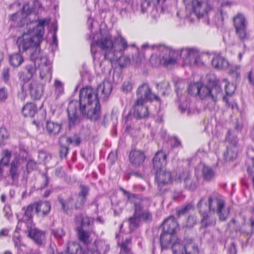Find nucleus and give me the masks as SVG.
<instances>
[{
	"instance_id": "nucleus-15",
	"label": "nucleus",
	"mask_w": 254,
	"mask_h": 254,
	"mask_svg": "<svg viewBox=\"0 0 254 254\" xmlns=\"http://www.w3.org/2000/svg\"><path fill=\"white\" fill-rule=\"evenodd\" d=\"M145 102L136 100L133 105V116L141 119L148 117L149 112L148 107L145 105Z\"/></svg>"
},
{
	"instance_id": "nucleus-62",
	"label": "nucleus",
	"mask_w": 254,
	"mask_h": 254,
	"mask_svg": "<svg viewBox=\"0 0 254 254\" xmlns=\"http://www.w3.org/2000/svg\"><path fill=\"white\" fill-rule=\"evenodd\" d=\"M225 84V90L226 94L227 96H231L234 93L235 90V86L232 84H227L226 82Z\"/></svg>"
},
{
	"instance_id": "nucleus-35",
	"label": "nucleus",
	"mask_w": 254,
	"mask_h": 254,
	"mask_svg": "<svg viewBox=\"0 0 254 254\" xmlns=\"http://www.w3.org/2000/svg\"><path fill=\"white\" fill-rule=\"evenodd\" d=\"M185 245V254H198L197 246L194 243L193 240L190 239L187 240Z\"/></svg>"
},
{
	"instance_id": "nucleus-37",
	"label": "nucleus",
	"mask_w": 254,
	"mask_h": 254,
	"mask_svg": "<svg viewBox=\"0 0 254 254\" xmlns=\"http://www.w3.org/2000/svg\"><path fill=\"white\" fill-rule=\"evenodd\" d=\"M123 54H115L114 59H109L110 61H118L119 64L121 67H125L130 64V59L127 56L123 55Z\"/></svg>"
},
{
	"instance_id": "nucleus-23",
	"label": "nucleus",
	"mask_w": 254,
	"mask_h": 254,
	"mask_svg": "<svg viewBox=\"0 0 254 254\" xmlns=\"http://www.w3.org/2000/svg\"><path fill=\"white\" fill-rule=\"evenodd\" d=\"M211 64L214 68L218 69H226L231 66L228 61L219 55L214 56L211 60Z\"/></svg>"
},
{
	"instance_id": "nucleus-50",
	"label": "nucleus",
	"mask_w": 254,
	"mask_h": 254,
	"mask_svg": "<svg viewBox=\"0 0 254 254\" xmlns=\"http://www.w3.org/2000/svg\"><path fill=\"white\" fill-rule=\"evenodd\" d=\"M230 67L229 70L230 75L235 79L236 81H239L240 79V73L239 70L240 69V65H235L229 66Z\"/></svg>"
},
{
	"instance_id": "nucleus-42",
	"label": "nucleus",
	"mask_w": 254,
	"mask_h": 254,
	"mask_svg": "<svg viewBox=\"0 0 254 254\" xmlns=\"http://www.w3.org/2000/svg\"><path fill=\"white\" fill-rule=\"evenodd\" d=\"M184 185L185 188L189 190L193 191L197 188L198 182L197 180L188 176L184 180Z\"/></svg>"
},
{
	"instance_id": "nucleus-3",
	"label": "nucleus",
	"mask_w": 254,
	"mask_h": 254,
	"mask_svg": "<svg viewBox=\"0 0 254 254\" xmlns=\"http://www.w3.org/2000/svg\"><path fill=\"white\" fill-rule=\"evenodd\" d=\"M49 22V20L46 19H41L32 31L28 30L27 32H24L21 37L18 38L16 44L20 53L27 52L31 60L35 59V57L40 54L39 45L43 40L44 25Z\"/></svg>"
},
{
	"instance_id": "nucleus-20",
	"label": "nucleus",
	"mask_w": 254,
	"mask_h": 254,
	"mask_svg": "<svg viewBox=\"0 0 254 254\" xmlns=\"http://www.w3.org/2000/svg\"><path fill=\"white\" fill-rule=\"evenodd\" d=\"M33 204L35 213L39 215H47L51 209V204L49 201H39Z\"/></svg>"
},
{
	"instance_id": "nucleus-48",
	"label": "nucleus",
	"mask_w": 254,
	"mask_h": 254,
	"mask_svg": "<svg viewBox=\"0 0 254 254\" xmlns=\"http://www.w3.org/2000/svg\"><path fill=\"white\" fill-rule=\"evenodd\" d=\"M171 246L173 254H185V245L180 242H175Z\"/></svg>"
},
{
	"instance_id": "nucleus-46",
	"label": "nucleus",
	"mask_w": 254,
	"mask_h": 254,
	"mask_svg": "<svg viewBox=\"0 0 254 254\" xmlns=\"http://www.w3.org/2000/svg\"><path fill=\"white\" fill-rule=\"evenodd\" d=\"M197 222L198 220L195 215H190L183 224V226L188 229H191L197 224Z\"/></svg>"
},
{
	"instance_id": "nucleus-29",
	"label": "nucleus",
	"mask_w": 254,
	"mask_h": 254,
	"mask_svg": "<svg viewBox=\"0 0 254 254\" xmlns=\"http://www.w3.org/2000/svg\"><path fill=\"white\" fill-rule=\"evenodd\" d=\"M37 108L36 105L32 103H27L23 107L22 109V113L25 117H34Z\"/></svg>"
},
{
	"instance_id": "nucleus-11",
	"label": "nucleus",
	"mask_w": 254,
	"mask_h": 254,
	"mask_svg": "<svg viewBox=\"0 0 254 254\" xmlns=\"http://www.w3.org/2000/svg\"><path fill=\"white\" fill-rule=\"evenodd\" d=\"M59 201L63 210L67 214L71 210L82 209L85 204L80 199L77 197L74 198L72 195L69 196L66 199L60 198Z\"/></svg>"
},
{
	"instance_id": "nucleus-13",
	"label": "nucleus",
	"mask_w": 254,
	"mask_h": 254,
	"mask_svg": "<svg viewBox=\"0 0 254 254\" xmlns=\"http://www.w3.org/2000/svg\"><path fill=\"white\" fill-rule=\"evenodd\" d=\"M45 82H40L37 80H32L28 84V90L31 98L33 99L39 100L41 98L43 93L44 86Z\"/></svg>"
},
{
	"instance_id": "nucleus-5",
	"label": "nucleus",
	"mask_w": 254,
	"mask_h": 254,
	"mask_svg": "<svg viewBox=\"0 0 254 254\" xmlns=\"http://www.w3.org/2000/svg\"><path fill=\"white\" fill-rule=\"evenodd\" d=\"M186 5L187 15H195L198 18L207 16L211 11L207 3L199 0H184Z\"/></svg>"
},
{
	"instance_id": "nucleus-14",
	"label": "nucleus",
	"mask_w": 254,
	"mask_h": 254,
	"mask_svg": "<svg viewBox=\"0 0 254 254\" xmlns=\"http://www.w3.org/2000/svg\"><path fill=\"white\" fill-rule=\"evenodd\" d=\"M128 47L127 40L122 36L121 33L113 38V52L115 55L123 54Z\"/></svg>"
},
{
	"instance_id": "nucleus-54",
	"label": "nucleus",
	"mask_w": 254,
	"mask_h": 254,
	"mask_svg": "<svg viewBox=\"0 0 254 254\" xmlns=\"http://www.w3.org/2000/svg\"><path fill=\"white\" fill-rule=\"evenodd\" d=\"M52 234L57 240H62L65 236V233L62 228H58L51 230Z\"/></svg>"
},
{
	"instance_id": "nucleus-49",
	"label": "nucleus",
	"mask_w": 254,
	"mask_h": 254,
	"mask_svg": "<svg viewBox=\"0 0 254 254\" xmlns=\"http://www.w3.org/2000/svg\"><path fill=\"white\" fill-rule=\"evenodd\" d=\"M199 90L197 95L199 96L201 99H203L206 98H210L211 92L210 88L200 84Z\"/></svg>"
},
{
	"instance_id": "nucleus-6",
	"label": "nucleus",
	"mask_w": 254,
	"mask_h": 254,
	"mask_svg": "<svg viewBox=\"0 0 254 254\" xmlns=\"http://www.w3.org/2000/svg\"><path fill=\"white\" fill-rule=\"evenodd\" d=\"M35 61L40 70V78L44 82H50L52 78V69L51 62L46 57L38 55L35 59L31 60Z\"/></svg>"
},
{
	"instance_id": "nucleus-9",
	"label": "nucleus",
	"mask_w": 254,
	"mask_h": 254,
	"mask_svg": "<svg viewBox=\"0 0 254 254\" xmlns=\"http://www.w3.org/2000/svg\"><path fill=\"white\" fill-rule=\"evenodd\" d=\"M77 113L81 114L84 117L95 121L98 119L101 115V106L99 101L86 105L82 109L81 107L77 108Z\"/></svg>"
},
{
	"instance_id": "nucleus-22",
	"label": "nucleus",
	"mask_w": 254,
	"mask_h": 254,
	"mask_svg": "<svg viewBox=\"0 0 254 254\" xmlns=\"http://www.w3.org/2000/svg\"><path fill=\"white\" fill-rule=\"evenodd\" d=\"M209 211L215 212L225 203L224 200L220 197L210 195L208 198Z\"/></svg>"
},
{
	"instance_id": "nucleus-45",
	"label": "nucleus",
	"mask_w": 254,
	"mask_h": 254,
	"mask_svg": "<svg viewBox=\"0 0 254 254\" xmlns=\"http://www.w3.org/2000/svg\"><path fill=\"white\" fill-rule=\"evenodd\" d=\"M79 188L80 190L77 197L85 203L87 199L86 196L89 193V188L88 186L82 184L80 185Z\"/></svg>"
},
{
	"instance_id": "nucleus-39",
	"label": "nucleus",
	"mask_w": 254,
	"mask_h": 254,
	"mask_svg": "<svg viewBox=\"0 0 254 254\" xmlns=\"http://www.w3.org/2000/svg\"><path fill=\"white\" fill-rule=\"evenodd\" d=\"M11 20L16 22V25L18 27L23 26L27 22L25 16L23 14L22 12H17L12 15Z\"/></svg>"
},
{
	"instance_id": "nucleus-61",
	"label": "nucleus",
	"mask_w": 254,
	"mask_h": 254,
	"mask_svg": "<svg viewBox=\"0 0 254 254\" xmlns=\"http://www.w3.org/2000/svg\"><path fill=\"white\" fill-rule=\"evenodd\" d=\"M122 91L126 93L130 92L132 89V84L128 80L125 81L122 85Z\"/></svg>"
},
{
	"instance_id": "nucleus-24",
	"label": "nucleus",
	"mask_w": 254,
	"mask_h": 254,
	"mask_svg": "<svg viewBox=\"0 0 254 254\" xmlns=\"http://www.w3.org/2000/svg\"><path fill=\"white\" fill-rule=\"evenodd\" d=\"M28 235L38 245L42 244L45 240V233L38 229H30Z\"/></svg>"
},
{
	"instance_id": "nucleus-58",
	"label": "nucleus",
	"mask_w": 254,
	"mask_h": 254,
	"mask_svg": "<svg viewBox=\"0 0 254 254\" xmlns=\"http://www.w3.org/2000/svg\"><path fill=\"white\" fill-rule=\"evenodd\" d=\"M54 86L55 87V92L58 96L63 94L64 92V85L60 80L58 79L55 80Z\"/></svg>"
},
{
	"instance_id": "nucleus-43",
	"label": "nucleus",
	"mask_w": 254,
	"mask_h": 254,
	"mask_svg": "<svg viewBox=\"0 0 254 254\" xmlns=\"http://www.w3.org/2000/svg\"><path fill=\"white\" fill-rule=\"evenodd\" d=\"M200 223L201 225V227L205 228L215 225L216 224V219L214 217L209 216L207 214V215L202 216Z\"/></svg>"
},
{
	"instance_id": "nucleus-40",
	"label": "nucleus",
	"mask_w": 254,
	"mask_h": 254,
	"mask_svg": "<svg viewBox=\"0 0 254 254\" xmlns=\"http://www.w3.org/2000/svg\"><path fill=\"white\" fill-rule=\"evenodd\" d=\"M66 251L70 254H85L80 245L75 242L70 243L67 247Z\"/></svg>"
},
{
	"instance_id": "nucleus-17",
	"label": "nucleus",
	"mask_w": 254,
	"mask_h": 254,
	"mask_svg": "<svg viewBox=\"0 0 254 254\" xmlns=\"http://www.w3.org/2000/svg\"><path fill=\"white\" fill-rule=\"evenodd\" d=\"M167 163V155L163 151H157L153 158V168L156 171L164 169Z\"/></svg>"
},
{
	"instance_id": "nucleus-64",
	"label": "nucleus",
	"mask_w": 254,
	"mask_h": 254,
	"mask_svg": "<svg viewBox=\"0 0 254 254\" xmlns=\"http://www.w3.org/2000/svg\"><path fill=\"white\" fill-rule=\"evenodd\" d=\"M9 134L8 133L6 128L4 127H0V142L6 140L8 138Z\"/></svg>"
},
{
	"instance_id": "nucleus-30",
	"label": "nucleus",
	"mask_w": 254,
	"mask_h": 254,
	"mask_svg": "<svg viewBox=\"0 0 254 254\" xmlns=\"http://www.w3.org/2000/svg\"><path fill=\"white\" fill-rule=\"evenodd\" d=\"M172 235L163 232L161 234L160 242L162 249H167L171 246Z\"/></svg>"
},
{
	"instance_id": "nucleus-38",
	"label": "nucleus",
	"mask_w": 254,
	"mask_h": 254,
	"mask_svg": "<svg viewBox=\"0 0 254 254\" xmlns=\"http://www.w3.org/2000/svg\"><path fill=\"white\" fill-rule=\"evenodd\" d=\"M230 208L225 207V203L222 205V207L219 208L216 213L220 221H225L228 218L230 214Z\"/></svg>"
},
{
	"instance_id": "nucleus-7",
	"label": "nucleus",
	"mask_w": 254,
	"mask_h": 254,
	"mask_svg": "<svg viewBox=\"0 0 254 254\" xmlns=\"http://www.w3.org/2000/svg\"><path fill=\"white\" fill-rule=\"evenodd\" d=\"M225 140L229 144L227 146L226 151L224 153V157L226 161H233L237 157L238 154V138L235 131L229 129Z\"/></svg>"
},
{
	"instance_id": "nucleus-25",
	"label": "nucleus",
	"mask_w": 254,
	"mask_h": 254,
	"mask_svg": "<svg viewBox=\"0 0 254 254\" xmlns=\"http://www.w3.org/2000/svg\"><path fill=\"white\" fill-rule=\"evenodd\" d=\"M62 128V126L57 123L47 121L46 126V130L50 136H55L58 135Z\"/></svg>"
},
{
	"instance_id": "nucleus-63",
	"label": "nucleus",
	"mask_w": 254,
	"mask_h": 254,
	"mask_svg": "<svg viewBox=\"0 0 254 254\" xmlns=\"http://www.w3.org/2000/svg\"><path fill=\"white\" fill-rule=\"evenodd\" d=\"M68 147L66 146L61 145V149L59 150V154L60 157L63 159L65 158L68 153Z\"/></svg>"
},
{
	"instance_id": "nucleus-33",
	"label": "nucleus",
	"mask_w": 254,
	"mask_h": 254,
	"mask_svg": "<svg viewBox=\"0 0 254 254\" xmlns=\"http://www.w3.org/2000/svg\"><path fill=\"white\" fill-rule=\"evenodd\" d=\"M94 247L93 249L95 250L100 254L105 253L110 249L109 245L103 240H97L94 242Z\"/></svg>"
},
{
	"instance_id": "nucleus-1",
	"label": "nucleus",
	"mask_w": 254,
	"mask_h": 254,
	"mask_svg": "<svg viewBox=\"0 0 254 254\" xmlns=\"http://www.w3.org/2000/svg\"><path fill=\"white\" fill-rule=\"evenodd\" d=\"M112 90V84L108 80H104L98 86L96 90L91 87L82 88L80 91L79 101L72 100L68 105L67 111L69 128L80 123V119L77 113L78 107H81L83 109L86 105L99 102V98L105 100Z\"/></svg>"
},
{
	"instance_id": "nucleus-2",
	"label": "nucleus",
	"mask_w": 254,
	"mask_h": 254,
	"mask_svg": "<svg viewBox=\"0 0 254 254\" xmlns=\"http://www.w3.org/2000/svg\"><path fill=\"white\" fill-rule=\"evenodd\" d=\"M152 49L156 48L162 53L161 58H158L156 56H152L150 62L154 66H158L162 64L167 67L175 64L179 56L182 58L186 64H202L201 61V54L199 51L195 48L182 49L179 55V51L173 49L165 47L163 46H157L152 45Z\"/></svg>"
},
{
	"instance_id": "nucleus-21",
	"label": "nucleus",
	"mask_w": 254,
	"mask_h": 254,
	"mask_svg": "<svg viewBox=\"0 0 254 254\" xmlns=\"http://www.w3.org/2000/svg\"><path fill=\"white\" fill-rule=\"evenodd\" d=\"M21 164L19 160H14L11 162L9 175L13 182H16L18 181L21 172Z\"/></svg>"
},
{
	"instance_id": "nucleus-51",
	"label": "nucleus",
	"mask_w": 254,
	"mask_h": 254,
	"mask_svg": "<svg viewBox=\"0 0 254 254\" xmlns=\"http://www.w3.org/2000/svg\"><path fill=\"white\" fill-rule=\"evenodd\" d=\"M128 221L129 223V227L131 229H134L138 227L140 219L139 217L135 215V211H134L133 215L128 218Z\"/></svg>"
},
{
	"instance_id": "nucleus-52",
	"label": "nucleus",
	"mask_w": 254,
	"mask_h": 254,
	"mask_svg": "<svg viewBox=\"0 0 254 254\" xmlns=\"http://www.w3.org/2000/svg\"><path fill=\"white\" fill-rule=\"evenodd\" d=\"M131 244L130 239H126L122 243L121 246V253L125 254H131L129 245Z\"/></svg>"
},
{
	"instance_id": "nucleus-59",
	"label": "nucleus",
	"mask_w": 254,
	"mask_h": 254,
	"mask_svg": "<svg viewBox=\"0 0 254 254\" xmlns=\"http://www.w3.org/2000/svg\"><path fill=\"white\" fill-rule=\"evenodd\" d=\"M33 62H35V61ZM37 65V64H35V63H34L33 64H28L25 66V69L26 70L27 73L30 76H31L32 77L36 73Z\"/></svg>"
},
{
	"instance_id": "nucleus-26",
	"label": "nucleus",
	"mask_w": 254,
	"mask_h": 254,
	"mask_svg": "<svg viewBox=\"0 0 254 254\" xmlns=\"http://www.w3.org/2000/svg\"><path fill=\"white\" fill-rule=\"evenodd\" d=\"M160 1L164 2L165 0H144L141 4V12L144 13L151 10H154L156 8V5Z\"/></svg>"
},
{
	"instance_id": "nucleus-27",
	"label": "nucleus",
	"mask_w": 254,
	"mask_h": 254,
	"mask_svg": "<svg viewBox=\"0 0 254 254\" xmlns=\"http://www.w3.org/2000/svg\"><path fill=\"white\" fill-rule=\"evenodd\" d=\"M77 235L79 240L86 245H89L92 242L90 238V231L83 229L82 228H77Z\"/></svg>"
},
{
	"instance_id": "nucleus-16",
	"label": "nucleus",
	"mask_w": 254,
	"mask_h": 254,
	"mask_svg": "<svg viewBox=\"0 0 254 254\" xmlns=\"http://www.w3.org/2000/svg\"><path fill=\"white\" fill-rule=\"evenodd\" d=\"M162 227L164 233L173 235L179 229L178 223L173 216H170L164 220Z\"/></svg>"
},
{
	"instance_id": "nucleus-32",
	"label": "nucleus",
	"mask_w": 254,
	"mask_h": 254,
	"mask_svg": "<svg viewBox=\"0 0 254 254\" xmlns=\"http://www.w3.org/2000/svg\"><path fill=\"white\" fill-rule=\"evenodd\" d=\"M202 175L205 181L210 182L214 178L215 172L211 167L204 165L202 168Z\"/></svg>"
},
{
	"instance_id": "nucleus-28",
	"label": "nucleus",
	"mask_w": 254,
	"mask_h": 254,
	"mask_svg": "<svg viewBox=\"0 0 254 254\" xmlns=\"http://www.w3.org/2000/svg\"><path fill=\"white\" fill-rule=\"evenodd\" d=\"M34 209H35L34 204H29L26 207H23L22 210L24 211V214L21 221L31 223L34 215Z\"/></svg>"
},
{
	"instance_id": "nucleus-34",
	"label": "nucleus",
	"mask_w": 254,
	"mask_h": 254,
	"mask_svg": "<svg viewBox=\"0 0 254 254\" xmlns=\"http://www.w3.org/2000/svg\"><path fill=\"white\" fill-rule=\"evenodd\" d=\"M23 57L19 53L13 54L11 55L9 57V64L12 66L14 67H17L19 66L23 62Z\"/></svg>"
},
{
	"instance_id": "nucleus-60",
	"label": "nucleus",
	"mask_w": 254,
	"mask_h": 254,
	"mask_svg": "<svg viewBox=\"0 0 254 254\" xmlns=\"http://www.w3.org/2000/svg\"><path fill=\"white\" fill-rule=\"evenodd\" d=\"M19 79L20 81L23 82L24 84H25L29 82L32 78L31 76H30L28 73H26L23 71H20L18 74Z\"/></svg>"
},
{
	"instance_id": "nucleus-4",
	"label": "nucleus",
	"mask_w": 254,
	"mask_h": 254,
	"mask_svg": "<svg viewBox=\"0 0 254 254\" xmlns=\"http://www.w3.org/2000/svg\"><path fill=\"white\" fill-rule=\"evenodd\" d=\"M101 36L97 41L91 44V53L94 58L96 52V46H98L104 52L105 59H114L115 54L113 51V38L111 35L107 31L100 30Z\"/></svg>"
},
{
	"instance_id": "nucleus-53",
	"label": "nucleus",
	"mask_w": 254,
	"mask_h": 254,
	"mask_svg": "<svg viewBox=\"0 0 254 254\" xmlns=\"http://www.w3.org/2000/svg\"><path fill=\"white\" fill-rule=\"evenodd\" d=\"M200 83L198 82L190 84L188 88L189 93L193 96H196L198 94Z\"/></svg>"
},
{
	"instance_id": "nucleus-8",
	"label": "nucleus",
	"mask_w": 254,
	"mask_h": 254,
	"mask_svg": "<svg viewBox=\"0 0 254 254\" xmlns=\"http://www.w3.org/2000/svg\"><path fill=\"white\" fill-rule=\"evenodd\" d=\"M124 194L127 196L128 201L134 205V211H137V209L143 210L147 209L150 205L151 199L150 197L144 196L141 194H134L122 189Z\"/></svg>"
},
{
	"instance_id": "nucleus-12",
	"label": "nucleus",
	"mask_w": 254,
	"mask_h": 254,
	"mask_svg": "<svg viewBox=\"0 0 254 254\" xmlns=\"http://www.w3.org/2000/svg\"><path fill=\"white\" fill-rule=\"evenodd\" d=\"M136 100L145 102L159 100V97L152 92L148 84L146 83H144L138 86L136 92Z\"/></svg>"
},
{
	"instance_id": "nucleus-10",
	"label": "nucleus",
	"mask_w": 254,
	"mask_h": 254,
	"mask_svg": "<svg viewBox=\"0 0 254 254\" xmlns=\"http://www.w3.org/2000/svg\"><path fill=\"white\" fill-rule=\"evenodd\" d=\"M234 25L237 35L241 41H245L249 38V33L247 31V22L245 16L242 13H238L233 18Z\"/></svg>"
},
{
	"instance_id": "nucleus-57",
	"label": "nucleus",
	"mask_w": 254,
	"mask_h": 254,
	"mask_svg": "<svg viewBox=\"0 0 254 254\" xmlns=\"http://www.w3.org/2000/svg\"><path fill=\"white\" fill-rule=\"evenodd\" d=\"M156 87L158 90L162 91V94L164 95H165L166 92H168L170 89V83L165 81L159 83H157Z\"/></svg>"
},
{
	"instance_id": "nucleus-19",
	"label": "nucleus",
	"mask_w": 254,
	"mask_h": 254,
	"mask_svg": "<svg viewBox=\"0 0 254 254\" xmlns=\"http://www.w3.org/2000/svg\"><path fill=\"white\" fill-rule=\"evenodd\" d=\"M145 158V155L143 152L139 150H132L129 155V160L130 163L136 166L141 165Z\"/></svg>"
},
{
	"instance_id": "nucleus-18",
	"label": "nucleus",
	"mask_w": 254,
	"mask_h": 254,
	"mask_svg": "<svg viewBox=\"0 0 254 254\" xmlns=\"http://www.w3.org/2000/svg\"><path fill=\"white\" fill-rule=\"evenodd\" d=\"M155 179L158 188L161 190L162 187L167 185L171 180V175L169 171L164 169L155 172Z\"/></svg>"
},
{
	"instance_id": "nucleus-56",
	"label": "nucleus",
	"mask_w": 254,
	"mask_h": 254,
	"mask_svg": "<svg viewBox=\"0 0 254 254\" xmlns=\"http://www.w3.org/2000/svg\"><path fill=\"white\" fill-rule=\"evenodd\" d=\"M38 158L40 162L46 163L51 160L52 156L48 152L41 151L39 152Z\"/></svg>"
},
{
	"instance_id": "nucleus-41",
	"label": "nucleus",
	"mask_w": 254,
	"mask_h": 254,
	"mask_svg": "<svg viewBox=\"0 0 254 254\" xmlns=\"http://www.w3.org/2000/svg\"><path fill=\"white\" fill-rule=\"evenodd\" d=\"M194 209V207L191 203L186 204L176 210L177 216L178 218H180L182 216L193 210Z\"/></svg>"
},
{
	"instance_id": "nucleus-47",
	"label": "nucleus",
	"mask_w": 254,
	"mask_h": 254,
	"mask_svg": "<svg viewBox=\"0 0 254 254\" xmlns=\"http://www.w3.org/2000/svg\"><path fill=\"white\" fill-rule=\"evenodd\" d=\"M210 98L213 101L215 102L219 94L222 93V89L220 85L217 83L214 84L211 88H210Z\"/></svg>"
},
{
	"instance_id": "nucleus-55",
	"label": "nucleus",
	"mask_w": 254,
	"mask_h": 254,
	"mask_svg": "<svg viewBox=\"0 0 254 254\" xmlns=\"http://www.w3.org/2000/svg\"><path fill=\"white\" fill-rule=\"evenodd\" d=\"M93 224V219L88 216H84L82 217L81 226L78 228H82L83 229L88 230L87 227H90Z\"/></svg>"
},
{
	"instance_id": "nucleus-31",
	"label": "nucleus",
	"mask_w": 254,
	"mask_h": 254,
	"mask_svg": "<svg viewBox=\"0 0 254 254\" xmlns=\"http://www.w3.org/2000/svg\"><path fill=\"white\" fill-rule=\"evenodd\" d=\"M136 216L146 222H150L152 220V214L151 212L147 208L143 210L137 209V211L135 212Z\"/></svg>"
},
{
	"instance_id": "nucleus-44",
	"label": "nucleus",
	"mask_w": 254,
	"mask_h": 254,
	"mask_svg": "<svg viewBox=\"0 0 254 254\" xmlns=\"http://www.w3.org/2000/svg\"><path fill=\"white\" fill-rule=\"evenodd\" d=\"M179 108L182 114H184L187 112L188 116L194 114L197 112L196 110L190 108L189 106V102L187 100L180 103L179 106Z\"/></svg>"
},
{
	"instance_id": "nucleus-36",
	"label": "nucleus",
	"mask_w": 254,
	"mask_h": 254,
	"mask_svg": "<svg viewBox=\"0 0 254 254\" xmlns=\"http://www.w3.org/2000/svg\"><path fill=\"white\" fill-rule=\"evenodd\" d=\"M197 208L202 216L208 214L209 211L208 204L207 203L205 196H203L200 199L197 204Z\"/></svg>"
}]
</instances>
